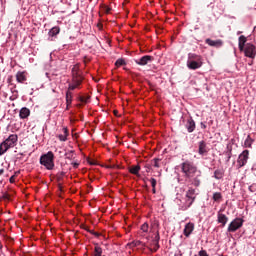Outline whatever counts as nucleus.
Segmentation results:
<instances>
[{
	"instance_id": "nucleus-1",
	"label": "nucleus",
	"mask_w": 256,
	"mask_h": 256,
	"mask_svg": "<svg viewBox=\"0 0 256 256\" xmlns=\"http://www.w3.org/2000/svg\"><path fill=\"white\" fill-rule=\"evenodd\" d=\"M180 167L185 178H188V179L195 178V175L197 174V172L201 174V171H198L197 165H195L194 162L192 161L186 160L185 162H182Z\"/></svg>"
},
{
	"instance_id": "nucleus-2",
	"label": "nucleus",
	"mask_w": 256,
	"mask_h": 256,
	"mask_svg": "<svg viewBox=\"0 0 256 256\" xmlns=\"http://www.w3.org/2000/svg\"><path fill=\"white\" fill-rule=\"evenodd\" d=\"M18 134H10L2 143L0 144V156L7 153L8 150L13 149V147L18 144Z\"/></svg>"
},
{
	"instance_id": "nucleus-3",
	"label": "nucleus",
	"mask_w": 256,
	"mask_h": 256,
	"mask_svg": "<svg viewBox=\"0 0 256 256\" xmlns=\"http://www.w3.org/2000/svg\"><path fill=\"white\" fill-rule=\"evenodd\" d=\"M203 65V57L200 54L189 53L187 60V67L190 70L200 69Z\"/></svg>"
},
{
	"instance_id": "nucleus-4",
	"label": "nucleus",
	"mask_w": 256,
	"mask_h": 256,
	"mask_svg": "<svg viewBox=\"0 0 256 256\" xmlns=\"http://www.w3.org/2000/svg\"><path fill=\"white\" fill-rule=\"evenodd\" d=\"M40 164L46 167V170H54L55 155L53 151H48L46 154L41 155Z\"/></svg>"
},
{
	"instance_id": "nucleus-5",
	"label": "nucleus",
	"mask_w": 256,
	"mask_h": 256,
	"mask_svg": "<svg viewBox=\"0 0 256 256\" xmlns=\"http://www.w3.org/2000/svg\"><path fill=\"white\" fill-rule=\"evenodd\" d=\"M72 82L76 85V88H79L83 83V75L80 74L78 66L72 68Z\"/></svg>"
},
{
	"instance_id": "nucleus-6",
	"label": "nucleus",
	"mask_w": 256,
	"mask_h": 256,
	"mask_svg": "<svg viewBox=\"0 0 256 256\" xmlns=\"http://www.w3.org/2000/svg\"><path fill=\"white\" fill-rule=\"evenodd\" d=\"M244 221L245 220H243V218H235L228 226V233H235V231L239 230L243 226Z\"/></svg>"
},
{
	"instance_id": "nucleus-7",
	"label": "nucleus",
	"mask_w": 256,
	"mask_h": 256,
	"mask_svg": "<svg viewBox=\"0 0 256 256\" xmlns=\"http://www.w3.org/2000/svg\"><path fill=\"white\" fill-rule=\"evenodd\" d=\"M249 158H250V151L249 150L242 151L237 160V167L238 168L245 167V165H247Z\"/></svg>"
},
{
	"instance_id": "nucleus-8",
	"label": "nucleus",
	"mask_w": 256,
	"mask_h": 256,
	"mask_svg": "<svg viewBox=\"0 0 256 256\" xmlns=\"http://www.w3.org/2000/svg\"><path fill=\"white\" fill-rule=\"evenodd\" d=\"M245 56L250 57V59H255L256 57V46L252 43H247L245 45Z\"/></svg>"
},
{
	"instance_id": "nucleus-9",
	"label": "nucleus",
	"mask_w": 256,
	"mask_h": 256,
	"mask_svg": "<svg viewBox=\"0 0 256 256\" xmlns=\"http://www.w3.org/2000/svg\"><path fill=\"white\" fill-rule=\"evenodd\" d=\"M205 43L209 46H212V48H221L224 44L222 39L212 40L210 38L205 39Z\"/></svg>"
},
{
	"instance_id": "nucleus-10",
	"label": "nucleus",
	"mask_w": 256,
	"mask_h": 256,
	"mask_svg": "<svg viewBox=\"0 0 256 256\" xmlns=\"http://www.w3.org/2000/svg\"><path fill=\"white\" fill-rule=\"evenodd\" d=\"M153 60H154L153 56L146 55V56L141 57L138 60H135V63L139 66H146V65H148V63L153 62Z\"/></svg>"
},
{
	"instance_id": "nucleus-11",
	"label": "nucleus",
	"mask_w": 256,
	"mask_h": 256,
	"mask_svg": "<svg viewBox=\"0 0 256 256\" xmlns=\"http://www.w3.org/2000/svg\"><path fill=\"white\" fill-rule=\"evenodd\" d=\"M196 190L194 188H189L186 192V198L188 203V207L193 205V202H195L196 196H195Z\"/></svg>"
},
{
	"instance_id": "nucleus-12",
	"label": "nucleus",
	"mask_w": 256,
	"mask_h": 256,
	"mask_svg": "<svg viewBox=\"0 0 256 256\" xmlns=\"http://www.w3.org/2000/svg\"><path fill=\"white\" fill-rule=\"evenodd\" d=\"M209 148L207 147V143H205L204 140L199 141L198 143V153L200 156H206V154L208 153Z\"/></svg>"
},
{
	"instance_id": "nucleus-13",
	"label": "nucleus",
	"mask_w": 256,
	"mask_h": 256,
	"mask_svg": "<svg viewBox=\"0 0 256 256\" xmlns=\"http://www.w3.org/2000/svg\"><path fill=\"white\" fill-rule=\"evenodd\" d=\"M194 230H195L194 222H188L185 225V228L183 230V234L185 235V237H190V235L193 233Z\"/></svg>"
},
{
	"instance_id": "nucleus-14",
	"label": "nucleus",
	"mask_w": 256,
	"mask_h": 256,
	"mask_svg": "<svg viewBox=\"0 0 256 256\" xmlns=\"http://www.w3.org/2000/svg\"><path fill=\"white\" fill-rule=\"evenodd\" d=\"M185 128L189 133H193L196 128L195 120H193V118L188 119L187 123L185 124Z\"/></svg>"
},
{
	"instance_id": "nucleus-15",
	"label": "nucleus",
	"mask_w": 256,
	"mask_h": 256,
	"mask_svg": "<svg viewBox=\"0 0 256 256\" xmlns=\"http://www.w3.org/2000/svg\"><path fill=\"white\" fill-rule=\"evenodd\" d=\"M246 42H247L246 36L241 35L239 37V49H240V52H244L245 53Z\"/></svg>"
},
{
	"instance_id": "nucleus-16",
	"label": "nucleus",
	"mask_w": 256,
	"mask_h": 256,
	"mask_svg": "<svg viewBox=\"0 0 256 256\" xmlns=\"http://www.w3.org/2000/svg\"><path fill=\"white\" fill-rule=\"evenodd\" d=\"M30 114H31V112H30L29 108L24 107V108L20 109V112H19L20 119H28Z\"/></svg>"
},
{
	"instance_id": "nucleus-17",
	"label": "nucleus",
	"mask_w": 256,
	"mask_h": 256,
	"mask_svg": "<svg viewBox=\"0 0 256 256\" xmlns=\"http://www.w3.org/2000/svg\"><path fill=\"white\" fill-rule=\"evenodd\" d=\"M16 80L18 81V83H25V81H27V77L24 73V71H18L16 74Z\"/></svg>"
},
{
	"instance_id": "nucleus-18",
	"label": "nucleus",
	"mask_w": 256,
	"mask_h": 256,
	"mask_svg": "<svg viewBox=\"0 0 256 256\" xmlns=\"http://www.w3.org/2000/svg\"><path fill=\"white\" fill-rule=\"evenodd\" d=\"M67 136H69V130L67 129V127H63V134H59L58 139L60 140V142H66Z\"/></svg>"
},
{
	"instance_id": "nucleus-19",
	"label": "nucleus",
	"mask_w": 256,
	"mask_h": 256,
	"mask_svg": "<svg viewBox=\"0 0 256 256\" xmlns=\"http://www.w3.org/2000/svg\"><path fill=\"white\" fill-rule=\"evenodd\" d=\"M228 220L229 218L225 214L218 213V223H221L222 227L226 226Z\"/></svg>"
},
{
	"instance_id": "nucleus-20",
	"label": "nucleus",
	"mask_w": 256,
	"mask_h": 256,
	"mask_svg": "<svg viewBox=\"0 0 256 256\" xmlns=\"http://www.w3.org/2000/svg\"><path fill=\"white\" fill-rule=\"evenodd\" d=\"M60 34V28L59 26H54L53 28L50 29L49 31V36L50 37H56V35Z\"/></svg>"
},
{
	"instance_id": "nucleus-21",
	"label": "nucleus",
	"mask_w": 256,
	"mask_h": 256,
	"mask_svg": "<svg viewBox=\"0 0 256 256\" xmlns=\"http://www.w3.org/2000/svg\"><path fill=\"white\" fill-rule=\"evenodd\" d=\"M73 102V92L70 91V89H68V91L66 92V104L69 106L71 105Z\"/></svg>"
},
{
	"instance_id": "nucleus-22",
	"label": "nucleus",
	"mask_w": 256,
	"mask_h": 256,
	"mask_svg": "<svg viewBox=\"0 0 256 256\" xmlns=\"http://www.w3.org/2000/svg\"><path fill=\"white\" fill-rule=\"evenodd\" d=\"M140 170H141V166L140 165H135V166L130 167L129 172H130V174L138 175Z\"/></svg>"
},
{
	"instance_id": "nucleus-23",
	"label": "nucleus",
	"mask_w": 256,
	"mask_h": 256,
	"mask_svg": "<svg viewBox=\"0 0 256 256\" xmlns=\"http://www.w3.org/2000/svg\"><path fill=\"white\" fill-rule=\"evenodd\" d=\"M253 142H254L253 138L250 135H248V137L245 139L244 147L251 149Z\"/></svg>"
},
{
	"instance_id": "nucleus-24",
	"label": "nucleus",
	"mask_w": 256,
	"mask_h": 256,
	"mask_svg": "<svg viewBox=\"0 0 256 256\" xmlns=\"http://www.w3.org/2000/svg\"><path fill=\"white\" fill-rule=\"evenodd\" d=\"M225 171L223 169H216L214 172V177L216 179H222L224 177Z\"/></svg>"
},
{
	"instance_id": "nucleus-25",
	"label": "nucleus",
	"mask_w": 256,
	"mask_h": 256,
	"mask_svg": "<svg viewBox=\"0 0 256 256\" xmlns=\"http://www.w3.org/2000/svg\"><path fill=\"white\" fill-rule=\"evenodd\" d=\"M212 199H213L215 202H220V200H222V193H220V192H215V193H213Z\"/></svg>"
},
{
	"instance_id": "nucleus-26",
	"label": "nucleus",
	"mask_w": 256,
	"mask_h": 256,
	"mask_svg": "<svg viewBox=\"0 0 256 256\" xmlns=\"http://www.w3.org/2000/svg\"><path fill=\"white\" fill-rule=\"evenodd\" d=\"M160 161H161L160 158H153V160L151 161V164L155 168H160Z\"/></svg>"
},
{
	"instance_id": "nucleus-27",
	"label": "nucleus",
	"mask_w": 256,
	"mask_h": 256,
	"mask_svg": "<svg viewBox=\"0 0 256 256\" xmlns=\"http://www.w3.org/2000/svg\"><path fill=\"white\" fill-rule=\"evenodd\" d=\"M81 228H83V230L88 231V233H91V234L95 235L96 237L99 236L98 232L89 230V227H87V225H85V224H82V225H81Z\"/></svg>"
},
{
	"instance_id": "nucleus-28",
	"label": "nucleus",
	"mask_w": 256,
	"mask_h": 256,
	"mask_svg": "<svg viewBox=\"0 0 256 256\" xmlns=\"http://www.w3.org/2000/svg\"><path fill=\"white\" fill-rule=\"evenodd\" d=\"M140 230H142L143 233H148V231H149V224H148V222H144L141 225Z\"/></svg>"
},
{
	"instance_id": "nucleus-29",
	"label": "nucleus",
	"mask_w": 256,
	"mask_h": 256,
	"mask_svg": "<svg viewBox=\"0 0 256 256\" xmlns=\"http://www.w3.org/2000/svg\"><path fill=\"white\" fill-rule=\"evenodd\" d=\"M103 249L100 246H95L94 256H103Z\"/></svg>"
},
{
	"instance_id": "nucleus-30",
	"label": "nucleus",
	"mask_w": 256,
	"mask_h": 256,
	"mask_svg": "<svg viewBox=\"0 0 256 256\" xmlns=\"http://www.w3.org/2000/svg\"><path fill=\"white\" fill-rule=\"evenodd\" d=\"M89 99H90V95L79 96V101L82 102L83 104H87Z\"/></svg>"
},
{
	"instance_id": "nucleus-31",
	"label": "nucleus",
	"mask_w": 256,
	"mask_h": 256,
	"mask_svg": "<svg viewBox=\"0 0 256 256\" xmlns=\"http://www.w3.org/2000/svg\"><path fill=\"white\" fill-rule=\"evenodd\" d=\"M124 65H126L124 59H118V60L115 61V66L116 67H121V66H124Z\"/></svg>"
},
{
	"instance_id": "nucleus-32",
	"label": "nucleus",
	"mask_w": 256,
	"mask_h": 256,
	"mask_svg": "<svg viewBox=\"0 0 256 256\" xmlns=\"http://www.w3.org/2000/svg\"><path fill=\"white\" fill-rule=\"evenodd\" d=\"M159 226H160L159 221H154L153 224L151 225V228L153 231L157 232V230H159Z\"/></svg>"
},
{
	"instance_id": "nucleus-33",
	"label": "nucleus",
	"mask_w": 256,
	"mask_h": 256,
	"mask_svg": "<svg viewBox=\"0 0 256 256\" xmlns=\"http://www.w3.org/2000/svg\"><path fill=\"white\" fill-rule=\"evenodd\" d=\"M153 242H156L157 244H158V242H160V231L159 230L156 231Z\"/></svg>"
},
{
	"instance_id": "nucleus-34",
	"label": "nucleus",
	"mask_w": 256,
	"mask_h": 256,
	"mask_svg": "<svg viewBox=\"0 0 256 256\" xmlns=\"http://www.w3.org/2000/svg\"><path fill=\"white\" fill-rule=\"evenodd\" d=\"M77 88V84H75V82H72V84H69L68 86V90L71 92L73 90H76Z\"/></svg>"
},
{
	"instance_id": "nucleus-35",
	"label": "nucleus",
	"mask_w": 256,
	"mask_h": 256,
	"mask_svg": "<svg viewBox=\"0 0 256 256\" xmlns=\"http://www.w3.org/2000/svg\"><path fill=\"white\" fill-rule=\"evenodd\" d=\"M193 184H194L195 186H200L201 181H200V179L198 178V176H196V177L194 178Z\"/></svg>"
},
{
	"instance_id": "nucleus-36",
	"label": "nucleus",
	"mask_w": 256,
	"mask_h": 256,
	"mask_svg": "<svg viewBox=\"0 0 256 256\" xmlns=\"http://www.w3.org/2000/svg\"><path fill=\"white\" fill-rule=\"evenodd\" d=\"M151 186L152 188H156L157 186V180L155 178H150Z\"/></svg>"
},
{
	"instance_id": "nucleus-37",
	"label": "nucleus",
	"mask_w": 256,
	"mask_h": 256,
	"mask_svg": "<svg viewBox=\"0 0 256 256\" xmlns=\"http://www.w3.org/2000/svg\"><path fill=\"white\" fill-rule=\"evenodd\" d=\"M87 163L90 164V165H97V161L92 160V158H87Z\"/></svg>"
},
{
	"instance_id": "nucleus-38",
	"label": "nucleus",
	"mask_w": 256,
	"mask_h": 256,
	"mask_svg": "<svg viewBox=\"0 0 256 256\" xmlns=\"http://www.w3.org/2000/svg\"><path fill=\"white\" fill-rule=\"evenodd\" d=\"M141 241H133L130 245L131 247H139V245H141Z\"/></svg>"
},
{
	"instance_id": "nucleus-39",
	"label": "nucleus",
	"mask_w": 256,
	"mask_h": 256,
	"mask_svg": "<svg viewBox=\"0 0 256 256\" xmlns=\"http://www.w3.org/2000/svg\"><path fill=\"white\" fill-rule=\"evenodd\" d=\"M153 244H154V248H153V250L155 251V252H157L158 251V249L160 248V242H153Z\"/></svg>"
},
{
	"instance_id": "nucleus-40",
	"label": "nucleus",
	"mask_w": 256,
	"mask_h": 256,
	"mask_svg": "<svg viewBox=\"0 0 256 256\" xmlns=\"http://www.w3.org/2000/svg\"><path fill=\"white\" fill-rule=\"evenodd\" d=\"M199 256H209V255H208L207 251H205V250L202 249V250L199 252Z\"/></svg>"
},
{
	"instance_id": "nucleus-41",
	"label": "nucleus",
	"mask_w": 256,
	"mask_h": 256,
	"mask_svg": "<svg viewBox=\"0 0 256 256\" xmlns=\"http://www.w3.org/2000/svg\"><path fill=\"white\" fill-rule=\"evenodd\" d=\"M66 158H68V159L73 158V151L67 152L66 153Z\"/></svg>"
},
{
	"instance_id": "nucleus-42",
	"label": "nucleus",
	"mask_w": 256,
	"mask_h": 256,
	"mask_svg": "<svg viewBox=\"0 0 256 256\" xmlns=\"http://www.w3.org/2000/svg\"><path fill=\"white\" fill-rule=\"evenodd\" d=\"M228 154V162L230 161V159L232 158V148H230V150L227 152Z\"/></svg>"
},
{
	"instance_id": "nucleus-43",
	"label": "nucleus",
	"mask_w": 256,
	"mask_h": 256,
	"mask_svg": "<svg viewBox=\"0 0 256 256\" xmlns=\"http://www.w3.org/2000/svg\"><path fill=\"white\" fill-rule=\"evenodd\" d=\"M9 182H10V184H14V182H15V175L10 176Z\"/></svg>"
},
{
	"instance_id": "nucleus-44",
	"label": "nucleus",
	"mask_w": 256,
	"mask_h": 256,
	"mask_svg": "<svg viewBox=\"0 0 256 256\" xmlns=\"http://www.w3.org/2000/svg\"><path fill=\"white\" fill-rule=\"evenodd\" d=\"M79 163L78 162H72V166L74 167V168H78L79 167Z\"/></svg>"
},
{
	"instance_id": "nucleus-45",
	"label": "nucleus",
	"mask_w": 256,
	"mask_h": 256,
	"mask_svg": "<svg viewBox=\"0 0 256 256\" xmlns=\"http://www.w3.org/2000/svg\"><path fill=\"white\" fill-rule=\"evenodd\" d=\"M200 126H201L202 129H207V125L203 122L200 123Z\"/></svg>"
},
{
	"instance_id": "nucleus-46",
	"label": "nucleus",
	"mask_w": 256,
	"mask_h": 256,
	"mask_svg": "<svg viewBox=\"0 0 256 256\" xmlns=\"http://www.w3.org/2000/svg\"><path fill=\"white\" fill-rule=\"evenodd\" d=\"M3 198L9 200V199H10V196H9V194H4V195H3Z\"/></svg>"
},
{
	"instance_id": "nucleus-47",
	"label": "nucleus",
	"mask_w": 256,
	"mask_h": 256,
	"mask_svg": "<svg viewBox=\"0 0 256 256\" xmlns=\"http://www.w3.org/2000/svg\"><path fill=\"white\" fill-rule=\"evenodd\" d=\"M110 11H111V8L110 7H106L105 12L106 13H110Z\"/></svg>"
},
{
	"instance_id": "nucleus-48",
	"label": "nucleus",
	"mask_w": 256,
	"mask_h": 256,
	"mask_svg": "<svg viewBox=\"0 0 256 256\" xmlns=\"http://www.w3.org/2000/svg\"><path fill=\"white\" fill-rule=\"evenodd\" d=\"M4 172H5V169H4V168H1V169H0V176L3 175Z\"/></svg>"
},
{
	"instance_id": "nucleus-49",
	"label": "nucleus",
	"mask_w": 256,
	"mask_h": 256,
	"mask_svg": "<svg viewBox=\"0 0 256 256\" xmlns=\"http://www.w3.org/2000/svg\"><path fill=\"white\" fill-rule=\"evenodd\" d=\"M61 177H62V179H63V177L65 176V172H60V174H59Z\"/></svg>"
},
{
	"instance_id": "nucleus-50",
	"label": "nucleus",
	"mask_w": 256,
	"mask_h": 256,
	"mask_svg": "<svg viewBox=\"0 0 256 256\" xmlns=\"http://www.w3.org/2000/svg\"><path fill=\"white\" fill-rule=\"evenodd\" d=\"M57 179H58V181H61V179H63V178L61 177L60 174H58Z\"/></svg>"
},
{
	"instance_id": "nucleus-51",
	"label": "nucleus",
	"mask_w": 256,
	"mask_h": 256,
	"mask_svg": "<svg viewBox=\"0 0 256 256\" xmlns=\"http://www.w3.org/2000/svg\"><path fill=\"white\" fill-rule=\"evenodd\" d=\"M152 192L155 194V193H156V188H153V189H152Z\"/></svg>"
},
{
	"instance_id": "nucleus-52",
	"label": "nucleus",
	"mask_w": 256,
	"mask_h": 256,
	"mask_svg": "<svg viewBox=\"0 0 256 256\" xmlns=\"http://www.w3.org/2000/svg\"><path fill=\"white\" fill-rule=\"evenodd\" d=\"M0 249H3V245H2V243H1V241H0Z\"/></svg>"
},
{
	"instance_id": "nucleus-53",
	"label": "nucleus",
	"mask_w": 256,
	"mask_h": 256,
	"mask_svg": "<svg viewBox=\"0 0 256 256\" xmlns=\"http://www.w3.org/2000/svg\"><path fill=\"white\" fill-rule=\"evenodd\" d=\"M59 188H60V190H62V185L59 183Z\"/></svg>"
},
{
	"instance_id": "nucleus-54",
	"label": "nucleus",
	"mask_w": 256,
	"mask_h": 256,
	"mask_svg": "<svg viewBox=\"0 0 256 256\" xmlns=\"http://www.w3.org/2000/svg\"><path fill=\"white\" fill-rule=\"evenodd\" d=\"M253 65V61H250V66H252Z\"/></svg>"
},
{
	"instance_id": "nucleus-55",
	"label": "nucleus",
	"mask_w": 256,
	"mask_h": 256,
	"mask_svg": "<svg viewBox=\"0 0 256 256\" xmlns=\"http://www.w3.org/2000/svg\"><path fill=\"white\" fill-rule=\"evenodd\" d=\"M253 65V61H250V66H252Z\"/></svg>"
},
{
	"instance_id": "nucleus-56",
	"label": "nucleus",
	"mask_w": 256,
	"mask_h": 256,
	"mask_svg": "<svg viewBox=\"0 0 256 256\" xmlns=\"http://www.w3.org/2000/svg\"><path fill=\"white\" fill-rule=\"evenodd\" d=\"M175 256H183V255H175Z\"/></svg>"
},
{
	"instance_id": "nucleus-57",
	"label": "nucleus",
	"mask_w": 256,
	"mask_h": 256,
	"mask_svg": "<svg viewBox=\"0 0 256 256\" xmlns=\"http://www.w3.org/2000/svg\"><path fill=\"white\" fill-rule=\"evenodd\" d=\"M194 256H197V255H194Z\"/></svg>"
}]
</instances>
